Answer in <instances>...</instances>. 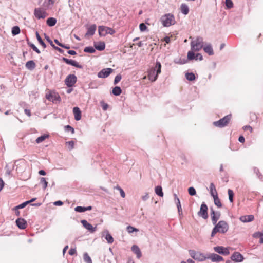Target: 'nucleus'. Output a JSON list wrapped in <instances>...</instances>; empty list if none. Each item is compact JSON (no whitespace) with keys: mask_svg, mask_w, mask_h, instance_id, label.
<instances>
[{"mask_svg":"<svg viewBox=\"0 0 263 263\" xmlns=\"http://www.w3.org/2000/svg\"><path fill=\"white\" fill-rule=\"evenodd\" d=\"M213 198L215 204L217 206L218 208H221L222 206V204L218 196H215Z\"/></svg>","mask_w":263,"mask_h":263,"instance_id":"36","label":"nucleus"},{"mask_svg":"<svg viewBox=\"0 0 263 263\" xmlns=\"http://www.w3.org/2000/svg\"><path fill=\"white\" fill-rule=\"evenodd\" d=\"M162 41L165 42V43L168 44L171 42V37L170 36H166L162 40Z\"/></svg>","mask_w":263,"mask_h":263,"instance_id":"63","label":"nucleus"},{"mask_svg":"<svg viewBox=\"0 0 263 263\" xmlns=\"http://www.w3.org/2000/svg\"><path fill=\"white\" fill-rule=\"evenodd\" d=\"M203 42L202 37H198L195 40L191 42V50L193 51H198L203 47Z\"/></svg>","mask_w":263,"mask_h":263,"instance_id":"4","label":"nucleus"},{"mask_svg":"<svg viewBox=\"0 0 263 263\" xmlns=\"http://www.w3.org/2000/svg\"><path fill=\"white\" fill-rule=\"evenodd\" d=\"M204 51L207 53L209 55H213L214 54L212 47L210 45H208L203 48Z\"/></svg>","mask_w":263,"mask_h":263,"instance_id":"31","label":"nucleus"},{"mask_svg":"<svg viewBox=\"0 0 263 263\" xmlns=\"http://www.w3.org/2000/svg\"><path fill=\"white\" fill-rule=\"evenodd\" d=\"M83 259L86 263H92L91 259L87 253L84 254Z\"/></svg>","mask_w":263,"mask_h":263,"instance_id":"40","label":"nucleus"},{"mask_svg":"<svg viewBox=\"0 0 263 263\" xmlns=\"http://www.w3.org/2000/svg\"><path fill=\"white\" fill-rule=\"evenodd\" d=\"M66 145L69 150L71 151L74 147V142L73 141H70L66 142Z\"/></svg>","mask_w":263,"mask_h":263,"instance_id":"41","label":"nucleus"},{"mask_svg":"<svg viewBox=\"0 0 263 263\" xmlns=\"http://www.w3.org/2000/svg\"><path fill=\"white\" fill-rule=\"evenodd\" d=\"M188 192L191 196H194L196 194L195 189L193 187H190L188 189Z\"/></svg>","mask_w":263,"mask_h":263,"instance_id":"51","label":"nucleus"},{"mask_svg":"<svg viewBox=\"0 0 263 263\" xmlns=\"http://www.w3.org/2000/svg\"><path fill=\"white\" fill-rule=\"evenodd\" d=\"M63 61H64L66 63L72 65L76 67L81 68V66H80L78 62L74 60L68 59L66 58H63Z\"/></svg>","mask_w":263,"mask_h":263,"instance_id":"22","label":"nucleus"},{"mask_svg":"<svg viewBox=\"0 0 263 263\" xmlns=\"http://www.w3.org/2000/svg\"><path fill=\"white\" fill-rule=\"evenodd\" d=\"M243 129L245 131L249 130L250 133H252V130H253L252 128L249 125H246V126H243Z\"/></svg>","mask_w":263,"mask_h":263,"instance_id":"57","label":"nucleus"},{"mask_svg":"<svg viewBox=\"0 0 263 263\" xmlns=\"http://www.w3.org/2000/svg\"><path fill=\"white\" fill-rule=\"evenodd\" d=\"M12 169L13 168H9L8 165H6L5 167L6 175H10Z\"/></svg>","mask_w":263,"mask_h":263,"instance_id":"54","label":"nucleus"},{"mask_svg":"<svg viewBox=\"0 0 263 263\" xmlns=\"http://www.w3.org/2000/svg\"><path fill=\"white\" fill-rule=\"evenodd\" d=\"M132 251L136 255L138 258H140L142 256V253L139 247L137 245H133L132 247Z\"/></svg>","mask_w":263,"mask_h":263,"instance_id":"23","label":"nucleus"},{"mask_svg":"<svg viewBox=\"0 0 263 263\" xmlns=\"http://www.w3.org/2000/svg\"><path fill=\"white\" fill-rule=\"evenodd\" d=\"M40 183L43 185V188L45 189L48 185V182L46 181V179L44 177H42L41 178Z\"/></svg>","mask_w":263,"mask_h":263,"instance_id":"47","label":"nucleus"},{"mask_svg":"<svg viewBox=\"0 0 263 263\" xmlns=\"http://www.w3.org/2000/svg\"><path fill=\"white\" fill-rule=\"evenodd\" d=\"M112 71L113 70L110 68L103 69L98 73V76L99 78H106L112 72Z\"/></svg>","mask_w":263,"mask_h":263,"instance_id":"12","label":"nucleus"},{"mask_svg":"<svg viewBox=\"0 0 263 263\" xmlns=\"http://www.w3.org/2000/svg\"><path fill=\"white\" fill-rule=\"evenodd\" d=\"M81 222L83 226L91 233H94L97 230L96 227H93L92 225L89 223L86 220H82Z\"/></svg>","mask_w":263,"mask_h":263,"instance_id":"11","label":"nucleus"},{"mask_svg":"<svg viewBox=\"0 0 263 263\" xmlns=\"http://www.w3.org/2000/svg\"><path fill=\"white\" fill-rule=\"evenodd\" d=\"M207 258L210 259L213 262H220L223 260V258L221 256L215 253L210 254L208 256H207Z\"/></svg>","mask_w":263,"mask_h":263,"instance_id":"16","label":"nucleus"},{"mask_svg":"<svg viewBox=\"0 0 263 263\" xmlns=\"http://www.w3.org/2000/svg\"><path fill=\"white\" fill-rule=\"evenodd\" d=\"M28 44L29 45V46H30L32 48V49L34 51H35L37 53H38V54L40 53V52H41L40 51L37 49V48L33 44H32L31 43H28Z\"/></svg>","mask_w":263,"mask_h":263,"instance_id":"52","label":"nucleus"},{"mask_svg":"<svg viewBox=\"0 0 263 263\" xmlns=\"http://www.w3.org/2000/svg\"><path fill=\"white\" fill-rule=\"evenodd\" d=\"M175 203L177 205L178 213H179V214H180V213H182V211L180 202H178L177 203Z\"/></svg>","mask_w":263,"mask_h":263,"instance_id":"56","label":"nucleus"},{"mask_svg":"<svg viewBox=\"0 0 263 263\" xmlns=\"http://www.w3.org/2000/svg\"><path fill=\"white\" fill-rule=\"evenodd\" d=\"M254 219L253 215L241 216L239 217V220L243 222H249L252 221Z\"/></svg>","mask_w":263,"mask_h":263,"instance_id":"20","label":"nucleus"},{"mask_svg":"<svg viewBox=\"0 0 263 263\" xmlns=\"http://www.w3.org/2000/svg\"><path fill=\"white\" fill-rule=\"evenodd\" d=\"M69 254L70 255H73L75 254H76L77 253V251H76V249H74V248H71L69 252H68Z\"/></svg>","mask_w":263,"mask_h":263,"instance_id":"58","label":"nucleus"},{"mask_svg":"<svg viewBox=\"0 0 263 263\" xmlns=\"http://www.w3.org/2000/svg\"><path fill=\"white\" fill-rule=\"evenodd\" d=\"M102 237H105L108 243H112L114 242V238L108 230H105L102 232Z\"/></svg>","mask_w":263,"mask_h":263,"instance_id":"18","label":"nucleus"},{"mask_svg":"<svg viewBox=\"0 0 263 263\" xmlns=\"http://www.w3.org/2000/svg\"><path fill=\"white\" fill-rule=\"evenodd\" d=\"M229 229V225L227 222L223 220L219 221L217 224L216 223L215 227L213 228L211 237H213L217 232L222 234L226 233Z\"/></svg>","mask_w":263,"mask_h":263,"instance_id":"2","label":"nucleus"},{"mask_svg":"<svg viewBox=\"0 0 263 263\" xmlns=\"http://www.w3.org/2000/svg\"><path fill=\"white\" fill-rule=\"evenodd\" d=\"M231 259L235 262H241L244 258L243 256L239 252H236L231 256Z\"/></svg>","mask_w":263,"mask_h":263,"instance_id":"17","label":"nucleus"},{"mask_svg":"<svg viewBox=\"0 0 263 263\" xmlns=\"http://www.w3.org/2000/svg\"><path fill=\"white\" fill-rule=\"evenodd\" d=\"M49 136L48 134H44L43 135L39 137L35 140L37 143H40L45 141L46 139L49 138Z\"/></svg>","mask_w":263,"mask_h":263,"instance_id":"29","label":"nucleus"},{"mask_svg":"<svg viewBox=\"0 0 263 263\" xmlns=\"http://www.w3.org/2000/svg\"><path fill=\"white\" fill-rule=\"evenodd\" d=\"M73 112L74 116V119L77 121H79L81 118V111L78 107H74L73 108Z\"/></svg>","mask_w":263,"mask_h":263,"instance_id":"21","label":"nucleus"},{"mask_svg":"<svg viewBox=\"0 0 263 263\" xmlns=\"http://www.w3.org/2000/svg\"><path fill=\"white\" fill-rule=\"evenodd\" d=\"M181 13L184 15H187L189 12V8L186 4H182L180 8Z\"/></svg>","mask_w":263,"mask_h":263,"instance_id":"26","label":"nucleus"},{"mask_svg":"<svg viewBox=\"0 0 263 263\" xmlns=\"http://www.w3.org/2000/svg\"><path fill=\"white\" fill-rule=\"evenodd\" d=\"M190 255L195 260L198 261H203L207 257L202 253L200 252L195 251L193 250H190L189 251Z\"/></svg>","mask_w":263,"mask_h":263,"instance_id":"7","label":"nucleus"},{"mask_svg":"<svg viewBox=\"0 0 263 263\" xmlns=\"http://www.w3.org/2000/svg\"><path fill=\"white\" fill-rule=\"evenodd\" d=\"M121 79V75H117L116 76L115 80H114V84H117L118 83H119Z\"/></svg>","mask_w":263,"mask_h":263,"instance_id":"53","label":"nucleus"},{"mask_svg":"<svg viewBox=\"0 0 263 263\" xmlns=\"http://www.w3.org/2000/svg\"><path fill=\"white\" fill-rule=\"evenodd\" d=\"M208 206L205 203H202L201 205L200 211L198 213V215L202 217L203 219H206L208 217Z\"/></svg>","mask_w":263,"mask_h":263,"instance_id":"10","label":"nucleus"},{"mask_svg":"<svg viewBox=\"0 0 263 263\" xmlns=\"http://www.w3.org/2000/svg\"><path fill=\"white\" fill-rule=\"evenodd\" d=\"M95 48L99 51L103 50L105 48V43L103 42H100L95 43L94 44Z\"/></svg>","mask_w":263,"mask_h":263,"instance_id":"25","label":"nucleus"},{"mask_svg":"<svg viewBox=\"0 0 263 263\" xmlns=\"http://www.w3.org/2000/svg\"><path fill=\"white\" fill-rule=\"evenodd\" d=\"M254 172L256 174L257 176H258V178L261 181H263V176L261 175V174L259 172V170L257 169L256 167H255L254 169Z\"/></svg>","mask_w":263,"mask_h":263,"instance_id":"46","label":"nucleus"},{"mask_svg":"<svg viewBox=\"0 0 263 263\" xmlns=\"http://www.w3.org/2000/svg\"><path fill=\"white\" fill-rule=\"evenodd\" d=\"M214 250L218 253L223 255H227L230 253L229 251L227 248L222 246L215 247H214Z\"/></svg>","mask_w":263,"mask_h":263,"instance_id":"13","label":"nucleus"},{"mask_svg":"<svg viewBox=\"0 0 263 263\" xmlns=\"http://www.w3.org/2000/svg\"><path fill=\"white\" fill-rule=\"evenodd\" d=\"M16 223L17 226L21 229H24L27 226L26 221L23 218H18L16 220Z\"/></svg>","mask_w":263,"mask_h":263,"instance_id":"19","label":"nucleus"},{"mask_svg":"<svg viewBox=\"0 0 263 263\" xmlns=\"http://www.w3.org/2000/svg\"><path fill=\"white\" fill-rule=\"evenodd\" d=\"M122 90L120 87L116 86L112 89V93L115 96H119L121 93Z\"/></svg>","mask_w":263,"mask_h":263,"instance_id":"33","label":"nucleus"},{"mask_svg":"<svg viewBox=\"0 0 263 263\" xmlns=\"http://www.w3.org/2000/svg\"><path fill=\"white\" fill-rule=\"evenodd\" d=\"M96 28H97L96 25L93 24V25H90L87 28V31L85 34V36L93 35L95 33Z\"/></svg>","mask_w":263,"mask_h":263,"instance_id":"24","label":"nucleus"},{"mask_svg":"<svg viewBox=\"0 0 263 263\" xmlns=\"http://www.w3.org/2000/svg\"><path fill=\"white\" fill-rule=\"evenodd\" d=\"M4 181L2 178H0V192L2 190L4 186Z\"/></svg>","mask_w":263,"mask_h":263,"instance_id":"60","label":"nucleus"},{"mask_svg":"<svg viewBox=\"0 0 263 263\" xmlns=\"http://www.w3.org/2000/svg\"><path fill=\"white\" fill-rule=\"evenodd\" d=\"M34 15L37 18L41 19L45 18L48 14L42 8H37L34 9Z\"/></svg>","mask_w":263,"mask_h":263,"instance_id":"9","label":"nucleus"},{"mask_svg":"<svg viewBox=\"0 0 263 263\" xmlns=\"http://www.w3.org/2000/svg\"><path fill=\"white\" fill-rule=\"evenodd\" d=\"M161 22L164 27H169L175 23V17L172 14H166L161 17Z\"/></svg>","mask_w":263,"mask_h":263,"instance_id":"3","label":"nucleus"},{"mask_svg":"<svg viewBox=\"0 0 263 263\" xmlns=\"http://www.w3.org/2000/svg\"><path fill=\"white\" fill-rule=\"evenodd\" d=\"M77 79V77L75 75H68L65 79V83L69 87H72L76 83Z\"/></svg>","mask_w":263,"mask_h":263,"instance_id":"8","label":"nucleus"},{"mask_svg":"<svg viewBox=\"0 0 263 263\" xmlns=\"http://www.w3.org/2000/svg\"><path fill=\"white\" fill-rule=\"evenodd\" d=\"M185 77L189 81H193L195 79V76L193 73H186Z\"/></svg>","mask_w":263,"mask_h":263,"instance_id":"38","label":"nucleus"},{"mask_svg":"<svg viewBox=\"0 0 263 263\" xmlns=\"http://www.w3.org/2000/svg\"><path fill=\"white\" fill-rule=\"evenodd\" d=\"M161 64L160 62H157L154 67H152L147 71V78L151 82H155L159 74L161 73Z\"/></svg>","mask_w":263,"mask_h":263,"instance_id":"1","label":"nucleus"},{"mask_svg":"<svg viewBox=\"0 0 263 263\" xmlns=\"http://www.w3.org/2000/svg\"><path fill=\"white\" fill-rule=\"evenodd\" d=\"M65 128L67 129L68 131H71L72 134L74 133V129L71 127L70 125H67L65 126Z\"/></svg>","mask_w":263,"mask_h":263,"instance_id":"62","label":"nucleus"},{"mask_svg":"<svg viewBox=\"0 0 263 263\" xmlns=\"http://www.w3.org/2000/svg\"><path fill=\"white\" fill-rule=\"evenodd\" d=\"M35 62L32 61L30 60L26 62L25 64L26 67L29 70H33L35 67Z\"/></svg>","mask_w":263,"mask_h":263,"instance_id":"28","label":"nucleus"},{"mask_svg":"<svg viewBox=\"0 0 263 263\" xmlns=\"http://www.w3.org/2000/svg\"><path fill=\"white\" fill-rule=\"evenodd\" d=\"M84 51L87 53H92L95 52V49L92 47H86L84 48Z\"/></svg>","mask_w":263,"mask_h":263,"instance_id":"45","label":"nucleus"},{"mask_svg":"<svg viewBox=\"0 0 263 263\" xmlns=\"http://www.w3.org/2000/svg\"><path fill=\"white\" fill-rule=\"evenodd\" d=\"M57 23V20L53 17L48 18L46 21L47 24L50 27L53 26Z\"/></svg>","mask_w":263,"mask_h":263,"instance_id":"30","label":"nucleus"},{"mask_svg":"<svg viewBox=\"0 0 263 263\" xmlns=\"http://www.w3.org/2000/svg\"><path fill=\"white\" fill-rule=\"evenodd\" d=\"M139 28H140L141 31H142V32L145 31L147 29L146 26L144 23L140 24V26H139Z\"/></svg>","mask_w":263,"mask_h":263,"instance_id":"55","label":"nucleus"},{"mask_svg":"<svg viewBox=\"0 0 263 263\" xmlns=\"http://www.w3.org/2000/svg\"><path fill=\"white\" fill-rule=\"evenodd\" d=\"M194 51H193L192 50L187 52V59H189V60H192L195 59V53H194Z\"/></svg>","mask_w":263,"mask_h":263,"instance_id":"39","label":"nucleus"},{"mask_svg":"<svg viewBox=\"0 0 263 263\" xmlns=\"http://www.w3.org/2000/svg\"><path fill=\"white\" fill-rule=\"evenodd\" d=\"M232 118L231 115H228L227 116H224L222 119H220L217 121H215L213 122V125L218 127L222 128L224 126H226L230 121H231Z\"/></svg>","mask_w":263,"mask_h":263,"instance_id":"5","label":"nucleus"},{"mask_svg":"<svg viewBox=\"0 0 263 263\" xmlns=\"http://www.w3.org/2000/svg\"><path fill=\"white\" fill-rule=\"evenodd\" d=\"M20 33V29L18 26H16L12 28V34L13 35H16Z\"/></svg>","mask_w":263,"mask_h":263,"instance_id":"34","label":"nucleus"},{"mask_svg":"<svg viewBox=\"0 0 263 263\" xmlns=\"http://www.w3.org/2000/svg\"><path fill=\"white\" fill-rule=\"evenodd\" d=\"M75 211L77 212L82 213L85 212V207L78 206L74 208Z\"/></svg>","mask_w":263,"mask_h":263,"instance_id":"50","label":"nucleus"},{"mask_svg":"<svg viewBox=\"0 0 263 263\" xmlns=\"http://www.w3.org/2000/svg\"><path fill=\"white\" fill-rule=\"evenodd\" d=\"M36 36L37 40L39 41V42L40 43V44L44 48H45L46 47V44L43 42L42 39H41L39 33L37 32H36Z\"/></svg>","mask_w":263,"mask_h":263,"instance_id":"37","label":"nucleus"},{"mask_svg":"<svg viewBox=\"0 0 263 263\" xmlns=\"http://www.w3.org/2000/svg\"><path fill=\"white\" fill-rule=\"evenodd\" d=\"M46 98L49 101L53 102L58 100L60 97L59 95L55 92L49 91V93H46Z\"/></svg>","mask_w":263,"mask_h":263,"instance_id":"14","label":"nucleus"},{"mask_svg":"<svg viewBox=\"0 0 263 263\" xmlns=\"http://www.w3.org/2000/svg\"><path fill=\"white\" fill-rule=\"evenodd\" d=\"M228 193L229 195V199L231 202H233V197H234V193L233 191L229 189L228 191Z\"/></svg>","mask_w":263,"mask_h":263,"instance_id":"43","label":"nucleus"},{"mask_svg":"<svg viewBox=\"0 0 263 263\" xmlns=\"http://www.w3.org/2000/svg\"><path fill=\"white\" fill-rule=\"evenodd\" d=\"M98 32L100 36H105L107 34L113 35L115 33V30L107 26H99L98 27Z\"/></svg>","mask_w":263,"mask_h":263,"instance_id":"6","label":"nucleus"},{"mask_svg":"<svg viewBox=\"0 0 263 263\" xmlns=\"http://www.w3.org/2000/svg\"><path fill=\"white\" fill-rule=\"evenodd\" d=\"M55 0H45L44 3V6L45 7H48L50 5H52Z\"/></svg>","mask_w":263,"mask_h":263,"instance_id":"42","label":"nucleus"},{"mask_svg":"<svg viewBox=\"0 0 263 263\" xmlns=\"http://www.w3.org/2000/svg\"><path fill=\"white\" fill-rule=\"evenodd\" d=\"M210 194L213 197L218 196L217 192L216 191L215 185L213 183H210Z\"/></svg>","mask_w":263,"mask_h":263,"instance_id":"27","label":"nucleus"},{"mask_svg":"<svg viewBox=\"0 0 263 263\" xmlns=\"http://www.w3.org/2000/svg\"><path fill=\"white\" fill-rule=\"evenodd\" d=\"M28 204H29V201H25L23 203H22V204L15 206L14 208V210H18L19 209H22V208H24V207H25Z\"/></svg>","mask_w":263,"mask_h":263,"instance_id":"44","label":"nucleus"},{"mask_svg":"<svg viewBox=\"0 0 263 263\" xmlns=\"http://www.w3.org/2000/svg\"><path fill=\"white\" fill-rule=\"evenodd\" d=\"M226 5L228 9H230L233 7V3L232 0H225Z\"/></svg>","mask_w":263,"mask_h":263,"instance_id":"48","label":"nucleus"},{"mask_svg":"<svg viewBox=\"0 0 263 263\" xmlns=\"http://www.w3.org/2000/svg\"><path fill=\"white\" fill-rule=\"evenodd\" d=\"M195 59L196 60H199L200 61H201L203 60L202 55L200 53H197L195 55Z\"/></svg>","mask_w":263,"mask_h":263,"instance_id":"59","label":"nucleus"},{"mask_svg":"<svg viewBox=\"0 0 263 263\" xmlns=\"http://www.w3.org/2000/svg\"><path fill=\"white\" fill-rule=\"evenodd\" d=\"M127 229V231H128V232L129 233H133V232H138V229L135 228H134L130 226H129L127 227L126 228Z\"/></svg>","mask_w":263,"mask_h":263,"instance_id":"49","label":"nucleus"},{"mask_svg":"<svg viewBox=\"0 0 263 263\" xmlns=\"http://www.w3.org/2000/svg\"><path fill=\"white\" fill-rule=\"evenodd\" d=\"M53 204L55 206H61L63 204V203L62 201L59 200V201H55L53 203Z\"/></svg>","mask_w":263,"mask_h":263,"instance_id":"61","label":"nucleus"},{"mask_svg":"<svg viewBox=\"0 0 263 263\" xmlns=\"http://www.w3.org/2000/svg\"><path fill=\"white\" fill-rule=\"evenodd\" d=\"M211 214L212 217V221L213 224H216L218 220L220 218V213L219 212H215L213 209H211Z\"/></svg>","mask_w":263,"mask_h":263,"instance_id":"15","label":"nucleus"},{"mask_svg":"<svg viewBox=\"0 0 263 263\" xmlns=\"http://www.w3.org/2000/svg\"><path fill=\"white\" fill-rule=\"evenodd\" d=\"M155 191L156 194L157 195H158L160 197H163V193L162 191V187L161 186H157L155 187Z\"/></svg>","mask_w":263,"mask_h":263,"instance_id":"32","label":"nucleus"},{"mask_svg":"<svg viewBox=\"0 0 263 263\" xmlns=\"http://www.w3.org/2000/svg\"><path fill=\"white\" fill-rule=\"evenodd\" d=\"M114 189L115 190H118L120 192V194L122 198H125V193L124 191H123V190L121 187H120L119 185H117V186H115L114 187Z\"/></svg>","mask_w":263,"mask_h":263,"instance_id":"35","label":"nucleus"},{"mask_svg":"<svg viewBox=\"0 0 263 263\" xmlns=\"http://www.w3.org/2000/svg\"><path fill=\"white\" fill-rule=\"evenodd\" d=\"M149 198L148 194L146 193L142 197V199L143 201H146Z\"/></svg>","mask_w":263,"mask_h":263,"instance_id":"64","label":"nucleus"}]
</instances>
